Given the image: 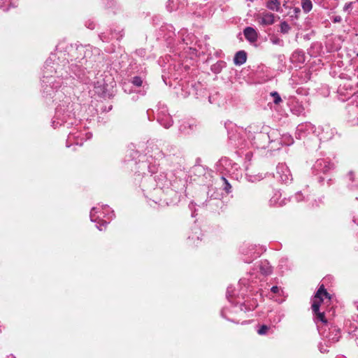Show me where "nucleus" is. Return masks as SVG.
I'll list each match as a JSON object with an SVG mask.
<instances>
[{"mask_svg":"<svg viewBox=\"0 0 358 358\" xmlns=\"http://www.w3.org/2000/svg\"><path fill=\"white\" fill-rule=\"evenodd\" d=\"M324 299H327V301H329L331 296L324 289V285H322L315 294L313 300L312 308L314 313H317L320 306L324 302Z\"/></svg>","mask_w":358,"mask_h":358,"instance_id":"f257e3e1","label":"nucleus"},{"mask_svg":"<svg viewBox=\"0 0 358 358\" xmlns=\"http://www.w3.org/2000/svg\"><path fill=\"white\" fill-rule=\"evenodd\" d=\"M259 22L262 25H271L275 22V16L272 13H264L259 17Z\"/></svg>","mask_w":358,"mask_h":358,"instance_id":"f03ea898","label":"nucleus"},{"mask_svg":"<svg viewBox=\"0 0 358 358\" xmlns=\"http://www.w3.org/2000/svg\"><path fill=\"white\" fill-rule=\"evenodd\" d=\"M244 35L245 38L250 42H255L257 39V34L256 31L252 27H247L244 30Z\"/></svg>","mask_w":358,"mask_h":358,"instance_id":"7ed1b4c3","label":"nucleus"},{"mask_svg":"<svg viewBox=\"0 0 358 358\" xmlns=\"http://www.w3.org/2000/svg\"><path fill=\"white\" fill-rule=\"evenodd\" d=\"M247 55L244 51L238 52L234 59V62L236 65H242L246 62Z\"/></svg>","mask_w":358,"mask_h":358,"instance_id":"20e7f679","label":"nucleus"},{"mask_svg":"<svg viewBox=\"0 0 358 358\" xmlns=\"http://www.w3.org/2000/svg\"><path fill=\"white\" fill-rule=\"evenodd\" d=\"M280 6V3L278 0H267L266 6L270 10L278 11Z\"/></svg>","mask_w":358,"mask_h":358,"instance_id":"39448f33","label":"nucleus"},{"mask_svg":"<svg viewBox=\"0 0 358 358\" xmlns=\"http://www.w3.org/2000/svg\"><path fill=\"white\" fill-rule=\"evenodd\" d=\"M260 271L264 275H268L271 273V267L268 262H264L262 263Z\"/></svg>","mask_w":358,"mask_h":358,"instance_id":"423d86ee","label":"nucleus"},{"mask_svg":"<svg viewBox=\"0 0 358 358\" xmlns=\"http://www.w3.org/2000/svg\"><path fill=\"white\" fill-rule=\"evenodd\" d=\"M302 8L305 12H309L312 9V3L310 0H303Z\"/></svg>","mask_w":358,"mask_h":358,"instance_id":"0eeeda50","label":"nucleus"},{"mask_svg":"<svg viewBox=\"0 0 358 358\" xmlns=\"http://www.w3.org/2000/svg\"><path fill=\"white\" fill-rule=\"evenodd\" d=\"M290 27L289 24L286 22H282L280 24V31L282 33H287L289 30Z\"/></svg>","mask_w":358,"mask_h":358,"instance_id":"6e6552de","label":"nucleus"},{"mask_svg":"<svg viewBox=\"0 0 358 358\" xmlns=\"http://www.w3.org/2000/svg\"><path fill=\"white\" fill-rule=\"evenodd\" d=\"M317 315V319L320 320L323 323H327V320L324 318V313H320L319 310L317 313H315Z\"/></svg>","mask_w":358,"mask_h":358,"instance_id":"1a4fd4ad","label":"nucleus"},{"mask_svg":"<svg viewBox=\"0 0 358 358\" xmlns=\"http://www.w3.org/2000/svg\"><path fill=\"white\" fill-rule=\"evenodd\" d=\"M271 95L274 97V103L278 104L281 101V98L277 92L271 93Z\"/></svg>","mask_w":358,"mask_h":358,"instance_id":"9d476101","label":"nucleus"},{"mask_svg":"<svg viewBox=\"0 0 358 358\" xmlns=\"http://www.w3.org/2000/svg\"><path fill=\"white\" fill-rule=\"evenodd\" d=\"M132 83L136 86L140 87L142 85L143 82H142V80L141 79V78L135 77V78H134Z\"/></svg>","mask_w":358,"mask_h":358,"instance_id":"9b49d317","label":"nucleus"},{"mask_svg":"<svg viewBox=\"0 0 358 358\" xmlns=\"http://www.w3.org/2000/svg\"><path fill=\"white\" fill-rule=\"evenodd\" d=\"M268 327L266 325H263L258 330V334L260 335L265 334L266 333V331H268Z\"/></svg>","mask_w":358,"mask_h":358,"instance_id":"f8f14e48","label":"nucleus"},{"mask_svg":"<svg viewBox=\"0 0 358 358\" xmlns=\"http://www.w3.org/2000/svg\"><path fill=\"white\" fill-rule=\"evenodd\" d=\"M271 291L273 292V293H276L278 292V287L277 286H273L272 288H271Z\"/></svg>","mask_w":358,"mask_h":358,"instance_id":"ddd939ff","label":"nucleus"},{"mask_svg":"<svg viewBox=\"0 0 358 358\" xmlns=\"http://www.w3.org/2000/svg\"><path fill=\"white\" fill-rule=\"evenodd\" d=\"M90 217H91V220H92V221H94V215H92V214H91V215H90Z\"/></svg>","mask_w":358,"mask_h":358,"instance_id":"4468645a","label":"nucleus"},{"mask_svg":"<svg viewBox=\"0 0 358 358\" xmlns=\"http://www.w3.org/2000/svg\"><path fill=\"white\" fill-rule=\"evenodd\" d=\"M357 56H358V53H357Z\"/></svg>","mask_w":358,"mask_h":358,"instance_id":"2eb2a0df","label":"nucleus"}]
</instances>
